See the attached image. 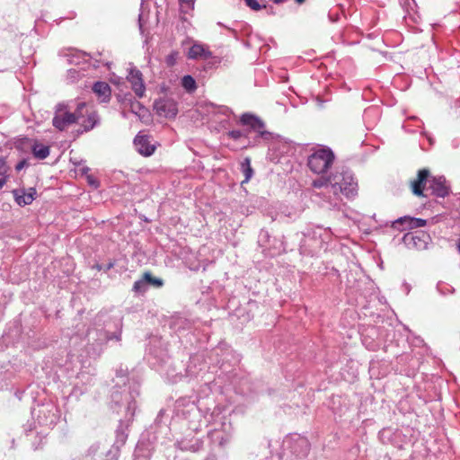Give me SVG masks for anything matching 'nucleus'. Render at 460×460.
<instances>
[{
	"mask_svg": "<svg viewBox=\"0 0 460 460\" xmlns=\"http://www.w3.org/2000/svg\"><path fill=\"white\" fill-rule=\"evenodd\" d=\"M187 44H191L186 53L189 59L207 60L213 58V53L209 50L207 45L194 41L191 39H187L182 41L181 46L184 48Z\"/></svg>",
	"mask_w": 460,
	"mask_h": 460,
	"instance_id": "nucleus-12",
	"label": "nucleus"
},
{
	"mask_svg": "<svg viewBox=\"0 0 460 460\" xmlns=\"http://www.w3.org/2000/svg\"><path fill=\"white\" fill-rule=\"evenodd\" d=\"M219 112H221L222 114L226 115V116H228L229 114L232 113V111L228 107L222 106L219 108Z\"/></svg>",
	"mask_w": 460,
	"mask_h": 460,
	"instance_id": "nucleus-39",
	"label": "nucleus"
},
{
	"mask_svg": "<svg viewBox=\"0 0 460 460\" xmlns=\"http://www.w3.org/2000/svg\"><path fill=\"white\" fill-rule=\"evenodd\" d=\"M81 74L79 71H77L76 69H69L68 70V76L69 78L72 80V81H75L76 79H78L80 77Z\"/></svg>",
	"mask_w": 460,
	"mask_h": 460,
	"instance_id": "nucleus-37",
	"label": "nucleus"
},
{
	"mask_svg": "<svg viewBox=\"0 0 460 460\" xmlns=\"http://www.w3.org/2000/svg\"><path fill=\"white\" fill-rule=\"evenodd\" d=\"M31 413L35 423L43 429L40 433L53 429L60 418L58 407L51 401L38 404Z\"/></svg>",
	"mask_w": 460,
	"mask_h": 460,
	"instance_id": "nucleus-6",
	"label": "nucleus"
},
{
	"mask_svg": "<svg viewBox=\"0 0 460 460\" xmlns=\"http://www.w3.org/2000/svg\"><path fill=\"white\" fill-rule=\"evenodd\" d=\"M445 182L446 181L443 177L433 178L429 182V188L436 196L444 198L448 194V188Z\"/></svg>",
	"mask_w": 460,
	"mask_h": 460,
	"instance_id": "nucleus-18",
	"label": "nucleus"
},
{
	"mask_svg": "<svg viewBox=\"0 0 460 460\" xmlns=\"http://www.w3.org/2000/svg\"><path fill=\"white\" fill-rule=\"evenodd\" d=\"M113 266H114V264H113V263H111V262H110L109 264H107V266H106V269H105V270H111Z\"/></svg>",
	"mask_w": 460,
	"mask_h": 460,
	"instance_id": "nucleus-47",
	"label": "nucleus"
},
{
	"mask_svg": "<svg viewBox=\"0 0 460 460\" xmlns=\"http://www.w3.org/2000/svg\"><path fill=\"white\" fill-rule=\"evenodd\" d=\"M6 175L0 177V190L4 187V185L6 183Z\"/></svg>",
	"mask_w": 460,
	"mask_h": 460,
	"instance_id": "nucleus-40",
	"label": "nucleus"
},
{
	"mask_svg": "<svg viewBox=\"0 0 460 460\" xmlns=\"http://www.w3.org/2000/svg\"><path fill=\"white\" fill-rule=\"evenodd\" d=\"M437 289L441 295L452 294L454 292V288L445 283H438L437 285Z\"/></svg>",
	"mask_w": 460,
	"mask_h": 460,
	"instance_id": "nucleus-31",
	"label": "nucleus"
},
{
	"mask_svg": "<svg viewBox=\"0 0 460 460\" xmlns=\"http://www.w3.org/2000/svg\"><path fill=\"white\" fill-rule=\"evenodd\" d=\"M275 4H281L284 2V0H271Z\"/></svg>",
	"mask_w": 460,
	"mask_h": 460,
	"instance_id": "nucleus-50",
	"label": "nucleus"
},
{
	"mask_svg": "<svg viewBox=\"0 0 460 460\" xmlns=\"http://www.w3.org/2000/svg\"><path fill=\"white\" fill-rule=\"evenodd\" d=\"M429 172L427 169L420 170L418 178L412 182V192L417 196H421L423 193L424 185L428 181Z\"/></svg>",
	"mask_w": 460,
	"mask_h": 460,
	"instance_id": "nucleus-19",
	"label": "nucleus"
},
{
	"mask_svg": "<svg viewBox=\"0 0 460 460\" xmlns=\"http://www.w3.org/2000/svg\"><path fill=\"white\" fill-rule=\"evenodd\" d=\"M233 435V428L231 422L223 417L216 427L208 433V439L211 445V451H215L216 447L224 448L231 440Z\"/></svg>",
	"mask_w": 460,
	"mask_h": 460,
	"instance_id": "nucleus-9",
	"label": "nucleus"
},
{
	"mask_svg": "<svg viewBox=\"0 0 460 460\" xmlns=\"http://www.w3.org/2000/svg\"><path fill=\"white\" fill-rule=\"evenodd\" d=\"M127 79L130 83L131 89L135 94L138 98H142L146 92L142 73L137 68H131L127 75Z\"/></svg>",
	"mask_w": 460,
	"mask_h": 460,
	"instance_id": "nucleus-14",
	"label": "nucleus"
},
{
	"mask_svg": "<svg viewBox=\"0 0 460 460\" xmlns=\"http://www.w3.org/2000/svg\"><path fill=\"white\" fill-rule=\"evenodd\" d=\"M429 236L423 233H408L404 234L402 240L403 243L409 247V248H415L417 250H422L427 248V239Z\"/></svg>",
	"mask_w": 460,
	"mask_h": 460,
	"instance_id": "nucleus-15",
	"label": "nucleus"
},
{
	"mask_svg": "<svg viewBox=\"0 0 460 460\" xmlns=\"http://www.w3.org/2000/svg\"><path fill=\"white\" fill-rule=\"evenodd\" d=\"M112 331L111 324L105 323L104 327L99 329H90L87 332V352L91 357H98L104 349V345L109 341H120L122 331V319L119 316L114 318Z\"/></svg>",
	"mask_w": 460,
	"mask_h": 460,
	"instance_id": "nucleus-2",
	"label": "nucleus"
},
{
	"mask_svg": "<svg viewBox=\"0 0 460 460\" xmlns=\"http://www.w3.org/2000/svg\"><path fill=\"white\" fill-rule=\"evenodd\" d=\"M182 12H189L194 8L195 0H179Z\"/></svg>",
	"mask_w": 460,
	"mask_h": 460,
	"instance_id": "nucleus-29",
	"label": "nucleus"
},
{
	"mask_svg": "<svg viewBox=\"0 0 460 460\" xmlns=\"http://www.w3.org/2000/svg\"><path fill=\"white\" fill-rule=\"evenodd\" d=\"M8 166L4 159H0V176L6 175Z\"/></svg>",
	"mask_w": 460,
	"mask_h": 460,
	"instance_id": "nucleus-38",
	"label": "nucleus"
},
{
	"mask_svg": "<svg viewBox=\"0 0 460 460\" xmlns=\"http://www.w3.org/2000/svg\"><path fill=\"white\" fill-rule=\"evenodd\" d=\"M135 460H139V458L137 456H136Z\"/></svg>",
	"mask_w": 460,
	"mask_h": 460,
	"instance_id": "nucleus-56",
	"label": "nucleus"
},
{
	"mask_svg": "<svg viewBox=\"0 0 460 460\" xmlns=\"http://www.w3.org/2000/svg\"><path fill=\"white\" fill-rule=\"evenodd\" d=\"M12 193L15 202L21 207L31 204L32 201L35 199V196L37 194L36 190L34 188L16 189L13 190Z\"/></svg>",
	"mask_w": 460,
	"mask_h": 460,
	"instance_id": "nucleus-16",
	"label": "nucleus"
},
{
	"mask_svg": "<svg viewBox=\"0 0 460 460\" xmlns=\"http://www.w3.org/2000/svg\"><path fill=\"white\" fill-rule=\"evenodd\" d=\"M179 58L178 51H172L165 58V62L168 66H172L176 64L177 59Z\"/></svg>",
	"mask_w": 460,
	"mask_h": 460,
	"instance_id": "nucleus-32",
	"label": "nucleus"
},
{
	"mask_svg": "<svg viewBox=\"0 0 460 460\" xmlns=\"http://www.w3.org/2000/svg\"><path fill=\"white\" fill-rule=\"evenodd\" d=\"M88 181H89V183H90V184H92V185H93V184H95V183H96V181H95L93 179H92L91 177H88Z\"/></svg>",
	"mask_w": 460,
	"mask_h": 460,
	"instance_id": "nucleus-48",
	"label": "nucleus"
},
{
	"mask_svg": "<svg viewBox=\"0 0 460 460\" xmlns=\"http://www.w3.org/2000/svg\"><path fill=\"white\" fill-rule=\"evenodd\" d=\"M297 4H301L305 3V0H295Z\"/></svg>",
	"mask_w": 460,
	"mask_h": 460,
	"instance_id": "nucleus-51",
	"label": "nucleus"
},
{
	"mask_svg": "<svg viewBox=\"0 0 460 460\" xmlns=\"http://www.w3.org/2000/svg\"><path fill=\"white\" fill-rule=\"evenodd\" d=\"M227 136L234 140H238L242 137L248 139V142L251 140V137H248V132H246L245 129L244 130H239V129L231 130L227 133Z\"/></svg>",
	"mask_w": 460,
	"mask_h": 460,
	"instance_id": "nucleus-27",
	"label": "nucleus"
},
{
	"mask_svg": "<svg viewBox=\"0 0 460 460\" xmlns=\"http://www.w3.org/2000/svg\"><path fill=\"white\" fill-rule=\"evenodd\" d=\"M227 30L230 31L233 33L234 36H236V34H237L236 31L232 30L230 28H227Z\"/></svg>",
	"mask_w": 460,
	"mask_h": 460,
	"instance_id": "nucleus-49",
	"label": "nucleus"
},
{
	"mask_svg": "<svg viewBox=\"0 0 460 460\" xmlns=\"http://www.w3.org/2000/svg\"><path fill=\"white\" fill-rule=\"evenodd\" d=\"M457 248H458V251H459V252H460V240L458 241Z\"/></svg>",
	"mask_w": 460,
	"mask_h": 460,
	"instance_id": "nucleus-54",
	"label": "nucleus"
},
{
	"mask_svg": "<svg viewBox=\"0 0 460 460\" xmlns=\"http://www.w3.org/2000/svg\"><path fill=\"white\" fill-rule=\"evenodd\" d=\"M149 278V272H145L140 279L135 281L133 285V291L136 293L146 292L148 288Z\"/></svg>",
	"mask_w": 460,
	"mask_h": 460,
	"instance_id": "nucleus-23",
	"label": "nucleus"
},
{
	"mask_svg": "<svg viewBox=\"0 0 460 460\" xmlns=\"http://www.w3.org/2000/svg\"><path fill=\"white\" fill-rule=\"evenodd\" d=\"M177 414L181 417L187 426V433L177 440V446L181 450L198 452L203 445V441L192 436V432L199 431L203 426L208 423V416L203 415L200 408L194 402H178Z\"/></svg>",
	"mask_w": 460,
	"mask_h": 460,
	"instance_id": "nucleus-1",
	"label": "nucleus"
},
{
	"mask_svg": "<svg viewBox=\"0 0 460 460\" xmlns=\"http://www.w3.org/2000/svg\"><path fill=\"white\" fill-rule=\"evenodd\" d=\"M149 280H148V286H153V287H155V288H161L163 285H164V281L162 279H159V278H156V277H154L150 272H149Z\"/></svg>",
	"mask_w": 460,
	"mask_h": 460,
	"instance_id": "nucleus-35",
	"label": "nucleus"
},
{
	"mask_svg": "<svg viewBox=\"0 0 460 460\" xmlns=\"http://www.w3.org/2000/svg\"><path fill=\"white\" fill-rule=\"evenodd\" d=\"M154 108L157 114L165 118H174L177 115V103L171 98H161L155 102Z\"/></svg>",
	"mask_w": 460,
	"mask_h": 460,
	"instance_id": "nucleus-13",
	"label": "nucleus"
},
{
	"mask_svg": "<svg viewBox=\"0 0 460 460\" xmlns=\"http://www.w3.org/2000/svg\"><path fill=\"white\" fill-rule=\"evenodd\" d=\"M400 231H404L409 229V223H403L402 225H400V228H397Z\"/></svg>",
	"mask_w": 460,
	"mask_h": 460,
	"instance_id": "nucleus-42",
	"label": "nucleus"
},
{
	"mask_svg": "<svg viewBox=\"0 0 460 460\" xmlns=\"http://www.w3.org/2000/svg\"><path fill=\"white\" fill-rule=\"evenodd\" d=\"M93 93L102 102H108L111 99V87L105 82H96L93 86Z\"/></svg>",
	"mask_w": 460,
	"mask_h": 460,
	"instance_id": "nucleus-20",
	"label": "nucleus"
},
{
	"mask_svg": "<svg viewBox=\"0 0 460 460\" xmlns=\"http://www.w3.org/2000/svg\"><path fill=\"white\" fill-rule=\"evenodd\" d=\"M409 223V229L420 228L426 226V220L411 217H402L393 223L394 228H400V225Z\"/></svg>",
	"mask_w": 460,
	"mask_h": 460,
	"instance_id": "nucleus-21",
	"label": "nucleus"
},
{
	"mask_svg": "<svg viewBox=\"0 0 460 460\" xmlns=\"http://www.w3.org/2000/svg\"><path fill=\"white\" fill-rule=\"evenodd\" d=\"M126 438L127 435L124 433V431L117 430L115 445L117 447L122 446L125 443Z\"/></svg>",
	"mask_w": 460,
	"mask_h": 460,
	"instance_id": "nucleus-36",
	"label": "nucleus"
},
{
	"mask_svg": "<svg viewBox=\"0 0 460 460\" xmlns=\"http://www.w3.org/2000/svg\"><path fill=\"white\" fill-rule=\"evenodd\" d=\"M130 110L133 113L140 116V111L144 110V106L136 100H130Z\"/></svg>",
	"mask_w": 460,
	"mask_h": 460,
	"instance_id": "nucleus-34",
	"label": "nucleus"
},
{
	"mask_svg": "<svg viewBox=\"0 0 460 460\" xmlns=\"http://www.w3.org/2000/svg\"><path fill=\"white\" fill-rule=\"evenodd\" d=\"M285 460H305L309 452L308 440L297 434L285 438L282 444Z\"/></svg>",
	"mask_w": 460,
	"mask_h": 460,
	"instance_id": "nucleus-7",
	"label": "nucleus"
},
{
	"mask_svg": "<svg viewBox=\"0 0 460 460\" xmlns=\"http://www.w3.org/2000/svg\"><path fill=\"white\" fill-rule=\"evenodd\" d=\"M243 173L244 174V180L243 183L248 182L252 176L253 170L251 166V161L249 158H245L243 162L241 164Z\"/></svg>",
	"mask_w": 460,
	"mask_h": 460,
	"instance_id": "nucleus-24",
	"label": "nucleus"
},
{
	"mask_svg": "<svg viewBox=\"0 0 460 460\" xmlns=\"http://www.w3.org/2000/svg\"><path fill=\"white\" fill-rule=\"evenodd\" d=\"M67 61L71 64L79 65L81 63V59H84L86 57L85 53H81L77 50H69L66 54Z\"/></svg>",
	"mask_w": 460,
	"mask_h": 460,
	"instance_id": "nucleus-26",
	"label": "nucleus"
},
{
	"mask_svg": "<svg viewBox=\"0 0 460 460\" xmlns=\"http://www.w3.org/2000/svg\"><path fill=\"white\" fill-rule=\"evenodd\" d=\"M134 145L137 152L145 156L151 155L155 149L146 136L137 135L134 139Z\"/></svg>",
	"mask_w": 460,
	"mask_h": 460,
	"instance_id": "nucleus-17",
	"label": "nucleus"
},
{
	"mask_svg": "<svg viewBox=\"0 0 460 460\" xmlns=\"http://www.w3.org/2000/svg\"><path fill=\"white\" fill-rule=\"evenodd\" d=\"M313 186L314 188H330L329 175L327 177H322L320 179L314 180L313 181Z\"/></svg>",
	"mask_w": 460,
	"mask_h": 460,
	"instance_id": "nucleus-30",
	"label": "nucleus"
},
{
	"mask_svg": "<svg viewBox=\"0 0 460 460\" xmlns=\"http://www.w3.org/2000/svg\"><path fill=\"white\" fill-rule=\"evenodd\" d=\"M72 115L75 117V123L82 126L85 132L93 129L99 123L96 111L86 102H78Z\"/></svg>",
	"mask_w": 460,
	"mask_h": 460,
	"instance_id": "nucleus-10",
	"label": "nucleus"
},
{
	"mask_svg": "<svg viewBox=\"0 0 460 460\" xmlns=\"http://www.w3.org/2000/svg\"><path fill=\"white\" fill-rule=\"evenodd\" d=\"M138 23H139V29L142 31H143V18H142L141 14L139 15V18H138Z\"/></svg>",
	"mask_w": 460,
	"mask_h": 460,
	"instance_id": "nucleus-43",
	"label": "nucleus"
},
{
	"mask_svg": "<svg viewBox=\"0 0 460 460\" xmlns=\"http://www.w3.org/2000/svg\"><path fill=\"white\" fill-rule=\"evenodd\" d=\"M181 86L189 93L194 92L197 88L194 78L189 75L181 78Z\"/></svg>",
	"mask_w": 460,
	"mask_h": 460,
	"instance_id": "nucleus-25",
	"label": "nucleus"
},
{
	"mask_svg": "<svg viewBox=\"0 0 460 460\" xmlns=\"http://www.w3.org/2000/svg\"><path fill=\"white\" fill-rule=\"evenodd\" d=\"M205 460H216L215 455L212 454V455L208 456V457H206Z\"/></svg>",
	"mask_w": 460,
	"mask_h": 460,
	"instance_id": "nucleus-46",
	"label": "nucleus"
},
{
	"mask_svg": "<svg viewBox=\"0 0 460 460\" xmlns=\"http://www.w3.org/2000/svg\"><path fill=\"white\" fill-rule=\"evenodd\" d=\"M71 161H72V163H73L75 165H76V166H78V165H80V164H81V162H80V161L75 160V158H71Z\"/></svg>",
	"mask_w": 460,
	"mask_h": 460,
	"instance_id": "nucleus-44",
	"label": "nucleus"
},
{
	"mask_svg": "<svg viewBox=\"0 0 460 460\" xmlns=\"http://www.w3.org/2000/svg\"><path fill=\"white\" fill-rule=\"evenodd\" d=\"M242 126L247 127L248 137H251L249 146H255L260 141H268L272 138V133L265 129V123L256 115L245 112L242 114L239 119Z\"/></svg>",
	"mask_w": 460,
	"mask_h": 460,
	"instance_id": "nucleus-5",
	"label": "nucleus"
},
{
	"mask_svg": "<svg viewBox=\"0 0 460 460\" xmlns=\"http://www.w3.org/2000/svg\"><path fill=\"white\" fill-rule=\"evenodd\" d=\"M335 155L329 147H320L313 151L307 158V166L315 174L327 173L332 166Z\"/></svg>",
	"mask_w": 460,
	"mask_h": 460,
	"instance_id": "nucleus-8",
	"label": "nucleus"
},
{
	"mask_svg": "<svg viewBox=\"0 0 460 460\" xmlns=\"http://www.w3.org/2000/svg\"><path fill=\"white\" fill-rule=\"evenodd\" d=\"M372 111V109H367L366 110L365 113L367 114L368 112H370Z\"/></svg>",
	"mask_w": 460,
	"mask_h": 460,
	"instance_id": "nucleus-53",
	"label": "nucleus"
},
{
	"mask_svg": "<svg viewBox=\"0 0 460 460\" xmlns=\"http://www.w3.org/2000/svg\"><path fill=\"white\" fill-rule=\"evenodd\" d=\"M330 181V192H332L335 196L327 202L329 208L333 209H340L341 201L337 195L339 193L343 194L348 199L353 198L357 194L358 183L355 181L353 174L350 171L341 168L332 172L329 175Z\"/></svg>",
	"mask_w": 460,
	"mask_h": 460,
	"instance_id": "nucleus-3",
	"label": "nucleus"
},
{
	"mask_svg": "<svg viewBox=\"0 0 460 460\" xmlns=\"http://www.w3.org/2000/svg\"><path fill=\"white\" fill-rule=\"evenodd\" d=\"M53 126L63 131L75 123V117L72 115V107L66 103H58L55 108V115L52 119Z\"/></svg>",
	"mask_w": 460,
	"mask_h": 460,
	"instance_id": "nucleus-11",
	"label": "nucleus"
},
{
	"mask_svg": "<svg viewBox=\"0 0 460 460\" xmlns=\"http://www.w3.org/2000/svg\"><path fill=\"white\" fill-rule=\"evenodd\" d=\"M89 170L90 169L88 167H83L81 169L83 174H86L89 172Z\"/></svg>",
	"mask_w": 460,
	"mask_h": 460,
	"instance_id": "nucleus-45",
	"label": "nucleus"
},
{
	"mask_svg": "<svg viewBox=\"0 0 460 460\" xmlns=\"http://www.w3.org/2000/svg\"><path fill=\"white\" fill-rule=\"evenodd\" d=\"M118 381L111 394V402L117 407V411H125V418L130 420L137 408L136 398L139 394L137 385L133 386L125 383L123 375H117Z\"/></svg>",
	"mask_w": 460,
	"mask_h": 460,
	"instance_id": "nucleus-4",
	"label": "nucleus"
},
{
	"mask_svg": "<svg viewBox=\"0 0 460 460\" xmlns=\"http://www.w3.org/2000/svg\"><path fill=\"white\" fill-rule=\"evenodd\" d=\"M26 162L25 161H21L20 163H18L15 166V169L17 171H20L23 168V166L25 165Z\"/></svg>",
	"mask_w": 460,
	"mask_h": 460,
	"instance_id": "nucleus-41",
	"label": "nucleus"
},
{
	"mask_svg": "<svg viewBox=\"0 0 460 460\" xmlns=\"http://www.w3.org/2000/svg\"><path fill=\"white\" fill-rule=\"evenodd\" d=\"M35 158L43 160L49 155V147L41 143L35 142L31 147Z\"/></svg>",
	"mask_w": 460,
	"mask_h": 460,
	"instance_id": "nucleus-22",
	"label": "nucleus"
},
{
	"mask_svg": "<svg viewBox=\"0 0 460 460\" xmlns=\"http://www.w3.org/2000/svg\"><path fill=\"white\" fill-rule=\"evenodd\" d=\"M93 66H95V67H99V66H100V65H96V64L94 63V64H93Z\"/></svg>",
	"mask_w": 460,
	"mask_h": 460,
	"instance_id": "nucleus-55",
	"label": "nucleus"
},
{
	"mask_svg": "<svg viewBox=\"0 0 460 460\" xmlns=\"http://www.w3.org/2000/svg\"><path fill=\"white\" fill-rule=\"evenodd\" d=\"M246 5L250 7L253 11H260L262 8H265V5H261L258 0H244Z\"/></svg>",
	"mask_w": 460,
	"mask_h": 460,
	"instance_id": "nucleus-33",
	"label": "nucleus"
},
{
	"mask_svg": "<svg viewBox=\"0 0 460 460\" xmlns=\"http://www.w3.org/2000/svg\"><path fill=\"white\" fill-rule=\"evenodd\" d=\"M99 447L97 445H93L88 449V452L84 456L81 460H98L95 456L97 455Z\"/></svg>",
	"mask_w": 460,
	"mask_h": 460,
	"instance_id": "nucleus-28",
	"label": "nucleus"
},
{
	"mask_svg": "<svg viewBox=\"0 0 460 460\" xmlns=\"http://www.w3.org/2000/svg\"><path fill=\"white\" fill-rule=\"evenodd\" d=\"M366 346H367V348L368 349H372V350H374V349H375V347H374V346H370V345H366Z\"/></svg>",
	"mask_w": 460,
	"mask_h": 460,
	"instance_id": "nucleus-52",
	"label": "nucleus"
}]
</instances>
